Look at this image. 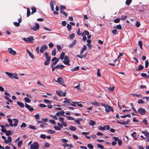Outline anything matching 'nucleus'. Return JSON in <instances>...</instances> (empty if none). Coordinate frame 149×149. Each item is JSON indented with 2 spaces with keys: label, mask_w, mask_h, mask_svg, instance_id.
<instances>
[{
  "label": "nucleus",
  "mask_w": 149,
  "mask_h": 149,
  "mask_svg": "<svg viewBox=\"0 0 149 149\" xmlns=\"http://www.w3.org/2000/svg\"><path fill=\"white\" fill-rule=\"evenodd\" d=\"M100 104L105 108V111L107 113L110 112L111 111L113 112V110L112 107L108 104H106L102 103H100Z\"/></svg>",
  "instance_id": "1"
},
{
  "label": "nucleus",
  "mask_w": 149,
  "mask_h": 149,
  "mask_svg": "<svg viewBox=\"0 0 149 149\" xmlns=\"http://www.w3.org/2000/svg\"><path fill=\"white\" fill-rule=\"evenodd\" d=\"M5 73L11 79L14 78L16 79H18V78L17 77L18 75L16 73H13L11 72H5Z\"/></svg>",
  "instance_id": "2"
},
{
  "label": "nucleus",
  "mask_w": 149,
  "mask_h": 149,
  "mask_svg": "<svg viewBox=\"0 0 149 149\" xmlns=\"http://www.w3.org/2000/svg\"><path fill=\"white\" fill-rule=\"evenodd\" d=\"M23 40L26 42L29 43H32L33 41L34 40V39L33 38V37L31 36L30 37H28L27 38H23Z\"/></svg>",
  "instance_id": "3"
},
{
  "label": "nucleus",
  "mask_w": 149,
  "mask_h": 149,
  "mask_svg": "<svg viewBox=\"0 0 149 149\" xmlns=\"http://www.w3.org/2000/svg\"><path fill=\"white\" fill-rule=\"evenodd\" d=\"M39 145L37 142H35L30 145L31 149H38Z\"/></svg>",
  "instance_id": "4"
},
{
  "label": "nucleus",
  "mask_w": 149,
  "mask_h": 149,
  "mask_svg": "<svg viewBox=\"0 0 149 149\" xmlns=\"http://www.w3.org/2000/svg\"><path fill=\"white\" fill-rule=\"evenodd\" d=\"M137 112L141 115H144L146 113V111L145 109L141 108L138 109Z\"/></svg>",
  "instance_id": "5"
},
{
  "label": "nucleus",
  "mask_w": 149,
  "mask_h": 149,
  "mask_svg": "<svg viewBox=\"0 0 149 149\" xmlns=\"http://www.w3.org/2000/svg\"><path fill=\"white\" fill-rule=\"evenodd\" d=\"M59 120L63 126L65 127L67 126V123L66 122L64 121V118H63L60 117L59 118Z\"/></svg>",
  "instance_id": "6"
},
{
  "label": "nucleus",
  "mask_w": 149,
  "mask_h": 149,
  "mask_svg": "<svg viewBox=\"0 0 149 149\" xmlns=\"http://www.w3.org/2000/svg\"><path fill=\"white\" fill-rule=\"evenodd\" d=\"M8 52L11 55H15L16 54V52L14 51L11 48H9L8 49Z\"/></svg>",
  "instance_id": "7"
},
{
  "label": "nucleus",
  "mask_w": 149,
  "mask_h": 149,
  "mask_svg": "<svg viewBox=\"0 0 149 149\" xmlns=\"http://www.w3.org/2000/svg\"><path fill=\"white\" fill-rule=\"evenodd\" d=\"M64 64L66 65H70V64L69 63V58L67 56H66L65 57L64 59V61H63Z\"/></svg>",
  "instance_id": "8"
},
{
  "label": "nucleus",
  "mask_w": 149,
  "mask_h": 149,
  "mask_svg": "<svg viewBox=\"0 0 149 149\" xmlns=\"http://www.w3.org/2000/svg\"><path fill=\"white\" fill-rule=\"evenodd\" d=\"M47 46L46 45H44L43 46H42L41 47L40 49V52L42 53L47 49Z\"/></svg>",
  "instance_id": "9"
},
{
  "label": "nucleus",
  "mask_w": 149,
  "mask_h": 149,
  "mask_svg": "<svg viewBox=\"0 0 149 149\" xmlns=\"http://www.w3.org/2000/svg\"><path fill=\"white\" fill-rule=\"evenodd\" d=\"M115 141H118V144L119 146H120L122 144V141L121 139H119L117 137H113Z\"/></svg>",
  "instance_id": "10"
},
{
  "label": "nucleus",
  "mask_w": 149,
  "mask_h": 149,
  "mask_svg": "<svg viewBox=\"0 0 149 149\" xmlns=\"http://www.w3.org/2000/svg\"><path fill=\"white\" fill-rule=\"evenodd\" d=\"M39 24L37 23H36L35 24V26L33 27H31V29H32L35 31H36L39 29Z\"/></svg>",
  "instance_id": "11"
},
{
  "label": "nucleus",
  "mask_w": 149,
  "mask_h": 149,
  "mask_svg": "<svg viewBox=\"0 0 149 149\" xmlns=\"http://www.w3.org/2000/svg\"><path fill=\"white\" fill-rule=\"evenodd\" d=\"M56 93L60 96H65L66 95L65 93H63L61 91H57Z\"/></svg>",
  "instance_id": "12"
},
{
  "label": "nucleus",
  "mask_w": 149,
  "mask_h": 149,
  "mask_svg": "<svg viewBox=\"0 0 149 149\" xmlns=\"http://www.w3.org/2000/svg\"><path fill=\"white\" fill-rule=\"evenodd\" d=\"M25 107H26L30 111H32L33 110V108L31 107L30 105L27 104L26 103H25Z\"/></svg>",
  "instance_id": "13"
},
{
  "label": "nucleus",
  "mask_w": 149,
  "mask_h": 149,
  "mask_svg": "<svg viewBox=\"0 0 149 149\" xmlns=\"http://www.w3.org/2000/svg\"><path fill=\"white\" fill-rule=\"evenodd\" d=\"M4 142L6 143H8L9 142L11 143L12 141V138L10 136H8V140L5 139Z\"/></svg>",
  "instance_id": "14"
},
{
  "label": "nucleus",
  "mask_w": 149,
  "mask_h": 149,
  "mask_svg": "<svg viewBox=\"0 0 149 149\" xmlns=\"http://www.w3.org/2000/svg\"><path fill=\"white\" fill-rule=\"evenodd\" d=\"M91 104L96 106H99L100 105V103L99 102H97L95 100L93 102H91Z\"/></svg>",
  "instance_id": "15"
},
{
  "label": "nucleus",
  "mask_w": 149,
  "mask_h": 149,
  "mask_svg": "<svg viewBox=\"0 0 149 149\" xmlns=\"http://www.w3.org/2000/svg\"><path fill=\"white\" fill-rule=\"evenodd\" d=\"M55 81L59 84H61V83H63V78L61 77L58 78L57 80H55Z\"/></svg>",
  "instance_id": "16"
},
{
  "label": "nucleus",
  "mask_w": 149,
  "mask_h": 149,
  "mask_svg": "<svg viewBox=\"0 0 149 149\" xmlns=\"http://www.w3.org/2000/svg\"><path fill=\"white\" fill-rule=\"evenodd\" d=\"M82 121L83 119L82 118H79L75 120L74 122L77 123V124L79 125L81 124L80 121Z\"/></svg>",
  "instance_id": "17"
},
{
  "label": "nucleus",
  "mask_w": 149,
  "mask_h": 149,
  "mask_svg": "<svg viewBox=\"0 0 149 149\" xmlns=\"http://www.w3.org/2000/svg\"><path fill=\"white\" fill-rule=\"evenodd\" d=\"M76 42L77 40H74L73 42L69 45L68 47L70 48L72 47L76 44Z\"/></svg>",
  "instance_id": "18"
},
{
  "label": "nucleus",
  "mask_w": 149,
  "mask_h": 149,
  "mask_svg": "<svg viewBox=\"0 0 149 149\" xmlns=\"http://www.w3.org/2000/svg\"><path fill=\"white\" fill-rule=\"evenodd\" d=\"M27 52L28 53L29 56L32 59L34 58V56L32 53L28 49L26 50Z\"/></svg>",
  "instance_id": "19"
},
{
  "label": "nucleus",
  "mask_w": 149,
  "mask_h": 149,
  "mask_svg": "<svg viewBox=\"0 0 149 149\" xmlns=\"http://www.w3.org/2000/svg\"><path fill=\"white\" fill-rule=\"evenodd\" d=\"M54 2L55 3L56 2L55 1H51L50 2V4L51 7V9H54Z\"/></svg>",
  "instance_id": "20"
},
{
  "label": "nucleus",
  "mask_w": 149,
  "mask_h": 149,
  "mask_svg": "<svg viewBox=\"0 0 149 149\" xmlns=\"http://www.w3.org/2000/svg\"><path fill=\"white\" fill-rule=\"evenodd\" d=\"M71 102H72V103H73L74 104H77V106H78L80 107H83L82 105V104H79V103H81V102H73L72 101H71Z\"/></svg>",
  "instance_id": "21"
},
{
  "label": "nucleus",
  "mask_w": 149,
  "mask_h": 149,
  "mask_svg": "<svg viewBox=\"0 0 149 149\" xmlns=\"http://www.w3.org/2000/svg\"><path fill=\"white\" fill-rule=\"evenodd\" d=\"M63 103H64V104H62L63 106H65L70 104V102L67 100L64 101Z\"/></svg>",
  "instance_id": "22"
},
{
  "label": "nucleus",
  "mask_w": 149,
  "mask_h": 149,
  "mask_svg": "<svg viewBox=\"0 0 149 149\" xmlns=\"http://www.w3.org/2000/svg\"><path fill=\"white\" fill-rule=\"evenodd\" d=\"M65 112L64 111H58L56 114V115H63L64 116H65V115H63L64 114Z\"/></svg>",
  "instance_id": "23"
},
{
  "label": "nucleus",
  "mask_w": 149,
  "mask_h": 149,
  "mask_svg": "<svg viewBox=\"0 0 149 149\" xmlns=\"http://www.w3.org/2000/svg\"><path fill=\"white\" fill-rule=\"evenodd\" d=\"M17 104L21 107L23 108L24 107V104L23 103L19 102H17Z\"/></svg>",
  "instance_id": "24"
},
{
  "label": "nucleus",
  "mask_w": 149,
  "mask_h": 149,
  "mask_svg": "<svg viewBox=\"0 0 149 149\" xmlns=\"http://www.w3.org/2000/svg\"><path fill=\"white\" fill-rule=\"evenodd\" d=\"M65 56V53L64 52H62L59 58L60 59L62 60L63 59Z\"/></svg>",
  "instance_id": "25"
},
{
  "label": "nucleus",
  "mask_w": 149,
  "mask_h": 149,
  "mask_svg": "<svg viewBox=\"0 0 149 149\" xmlns=\"http://www.w3.org/2000/svg\"><path fill=\"white\" fill-rule=\"evenodd\" d=\"M45 55L46 58L47 59V60H50L51 57L50 56H49L47 53H45Z\"/></svg>",
  "instance_id": "26"
},
{
  "label": "nucleus",
  "mask_w": 149,
  "mask_h": 149,
  "mask_svg": "<svg viewBox=\"0 0 149 149\" xmlns=\"http://www.w3.org/2000/svg\"><path fill=\"white\" fill-rule=\"evenodd\" d=\"M136 133L135 132H134L133 133L131 134V136L133 137V138L134 139V140H136L137 138L136 137Z\"/></svg>",
  "instance_id": "27"
},
{
  "label": "nucleus",
  "mask_w": 149,
  "mask_h": 149,
  "mask_svg": "<svg viewBox=\"0 0 149 149\" xmlns=\"http://www.w3.org/2000/svg\"><path fill=\"white\" fill-rule=\"evenodd\" d=\"M69 129L70 130L72 131H74L76 130V128L75 127L73 126H70L69 127Z\"/></svg>",
  "instance_id": "28"
},
{
  "label": "nucleus",
  "mask_w": 149,
  "mask_h": 149,
  "mask_svg": "<svg viewBox=\"0 0 149 149\" xmlns=\"http://www.w3.org/2000/svg\"><path fill=\"white\" fill-rule=\"evenodd\" d=\"M142 132L144 134L145 136L149 137V132H148L147 131H142Z\"/></svg>",
  "instance_id": "29"
},
{
  "label": "nucleus",
  "mask_w": 149,
  "mask_h": 149,
  "mask_svg": "<svg viewBox=\"0 0 149 149\" xmlns=\"http://www.w3.org/2000/svg\"><path fill=\"white\" fill-rule=\"evenodd\" d=\"M89 125L91 126H93L95 124V123L93 121L90 120L89 121Z\"/></svg>",
  "instance_id": "30"
},
{
  "label": "nucleus",
  "mask_w": 149,
  "mask_h": 149,
  "mask_svg": "<svg viewBox=\"0 0 149 149\" xmlns=\"http://www.w3.org/2000/svg\"><path fill=\"white\" fill-rule=\"evenodd\" d=\"M143 68V66L141 65H140L139 66V68L138 69L136 70V71H139L142 70Z\"/></svg>",
  "instance_id": "31"
},
{
  "label": "nucleus",
  "mask_w": 149,
  "mask_h": 149,
  "mask_svg": "<svg viewBox=\"0 0 149 149\" xmlns=\"http://www.w3.org/2000/svg\"><path fill=\"white\" fill-rule=\"evenodd\" d=\"M132 0H126L125 2L126 5H129L130 4Z\"/></svg>",
  "instance_id": "32"
},
{
  "label": "nucleus",
  "mask_w": 149,
  "mask_h": 149,
  "mask_svg": "<svg viewBox=\"0 0 149 149\" xmlns=\"http://www.w3.org/2000/svg\"><path fill=\"white\" fill-rule=\"evenodd\" d=\"M24 99L25 101L27 103H29L31 102L29 98L27 97H25L24 98Z\"/></svg>",
  "instance_id": "33"
},
{
  "label": "nucleus",
  "mask_w": 149,
  "mask_h": 149,
  "mask_svg": "<svg viewBox=\"0 0 149 149\" xmlns=\"http://www.w3.org/2000/svg\"><path fill=\"white\" fill-rule=\"evenodd\" d=\"M11 131L10 130H6V134L7 136H8L11 134Z\"/></svg>",
  "instance_id": "34"
},
{
  "label": "nucleus",
  "mask_w": 149,
  "mask_h": 149,
  "mask_svg": "<svg viewBox=\"0 0 149 149\" xmlns=\"http://www.w3.org/2000/svg\"><path fill=\"white\" fill-rule=\"evenodd\" d=\"M138 44L140 48L142 49V42L141 41H139L138 42Z\"/></svg>",
  "instance_id": "35"
},
{
  "label": "nucleus",
  "mask_w": 149,
  "mask_h": 149,
  "mask_svg": "<svg viewBox=\"0 0 149 149\" xmlns=\"http://www.w3.org/2000/svg\"><path fill=\"white\" fill-rule=\"evenodd\" d=\"M56 49H54L52 51V55L53 56H55L56 54Z\"/></svg>",
  "instance_id": "36"
},
{
  "label": "nucleus",
  "mask_w": 149,
  "mask_h": 149,
  "mask_svg": "<svg viewBox=\"0 0 149 149\" xmlns=\"http://www.w3.org/2000/svg\"><path fill=\"white\" fill-rule=\"evenodd\" d=\"M23 143L22 140H20L18 143V146L19 148H20Z\"/></svg>",
  "instance_id": "37"
},
{
  "label": "nucleus",
  "mask_w": 149,
  "mask_h": 149,
  "mask_svg": "<svg viewBox=\"0 0 149 149\" xmlns=\"http://www.w3.org/2000/svg\"><path fill=\"white\" fill-rule=\"evenodd\" d=\"M81 35L83 37V39H82L83 40V41H86L87 39L86 37L84 35V33H82L81 34Z\"/></svg>",
  "instance_id": "38"
},
{
  "label": "nucleus",
  "mask_w": 149,
  "mask_h": 149,
  "mask_svg": "<svg viewBox=\"0 0 149 149\" xmlns=\"http://www.w3.org/2000/svg\"><path fill=\"white\" fill-rule=\"evenodd\" d=\"M13 120H14L15 122V123H14L13 125H14V126L15 127L17 126V123L18 122V120L15 119H14Z\"/></svg>",
  "instance_id": "39"
},
{
  "label": "nucleus",
  "mask_w": 149,
  "mask_h": 149,
  "mask_svg": "<svg viewBox=\"0 0 149 149\" xmlns=\"http://www.w3.org/2000/svg\"><path fill=\"white\" fill-rule=\"evenodd\" d=\"M79 69V66H77V67H75L73 69H72L71 71H76L78 70Z\"/></svg>",
  "instance_id": "40"
},
{
  "label": "nucleus",
  "mask_w": 149,
  "mask_h": 149,
  "mask_svg": "<svg viewBox=\"0 0 149 149\" xmlns=\"http://www.w3.org/2000/svg\"><path fill=\"white\" fill-rule=\"evenodd\" d=\"M54 128L56 130H61V128L60 127L57 126H54Z\"/></svg>",
  "instance_id": "41"
},
{
  "label": "nucleus",
  "mask_w": 149,
  "mask_h": 149,
  "mask_svg": "<svg viewBox=\"0 0 149 149\" xmlns=\"http://www.w3.org/2000/svg\"><path fill=\"white\" fill-rule=\"evenodd\" d=\"M44 102L46 103L51 104V101L47 99L45 100H44Z\"/></svg>",
  "instance_id": "42"
},
{
  "label": "nucleus",
  "mask_w": 149,
  "mask_h": 149,
  "mask_svg": "<svg viewBox=\"0 0 149 149\" xmlns=\"http://www.w3.org/2000/svg\"><path fill=\"white\" fill-rule=\"evenodd\" d=\"M87 147L90 149H92L93 148V146L90 144H88L87 145Z\"/></svg>",
  "instance_id": "43"
},
{
  "label": "nucleus",
  "mask_w": 149,
  "mask_h": 149,
  "mask_svg": "<svg viewBox=\"0 0 149 149\" xmlns=\"http://www.w3.org/2000/svg\"><path fill=\"white\" fill-rule=\"evenodd\" d=\"M67 27L68 28V30L69 31H70L72 29V26L70 24H67Z\"/></svg>",
  "instance_id": "44"
},
{
  "label": "nucleus",
  "mask_w": 149,
  "mask_h": 149,
  "mask_svg": "<svg viewBox=\"0 0 149 149\" xmlns=\"http://www.w3.org/2000/svg\"><path fill=\"white\" fill-rule=\"evenodd\" d=\"M142 122L146 125H148V123L146 119H145L143 120Z\"/></svg>",
  "instance_id": "45"
},
{
  "label": "nucleus",
  "mask_w": 149,
  "mask_h": 149,
  "mask_svg": "<svg viewBox=\"0 0 149 149\" xmlns=\"http://www.w3.org/2000/svg\"><path fill=\"white\" fill-rule=\"evenodd\" d=\"M4 97L8 101L10 102H12V101L8 97L4 96Z\"/></svg>",
  "instance_id": "46"
},
{
  "label": "nucleus",
  "mask_w": 149,
  "mask_h": 149,
  "mask_svg": "<svg viewBox=\"0 0 149 149\" xmlns=\"http://www.w3.org/2000/svg\"><path fill=\"white\" fill-rule=\"evenodd\" d=\"M145 67L146 68H147L148 65H149V62L148 60H146L145 61Z\"/></svg>",
  "instance_id": "47"
},
{
  "label": "nucleus",
  "mask_w": 149,
  "mask_h": 149,
  "mask_svg": "<svg viewBox=\"0 0 149 149\" xmlns=\"http://www.w3.org/2000/svg\"><path fill=\"white\" fill-rule=\"evenodd\" d=\"M47 132L51 134H53L55 132V131L52 130H47Z\"/></svg>",
  "instance_id": "48"
},
{
  "label": "nucleus",
  "mask_w": 149,
  "mask_h": 149,
  "mask_svg": "<svg viewBox=\"0 0 149 149\" xmlns=\"http://www.w3.org/2000/svg\"><path fill=\"white\" fill-rule=\"evenodd\" d=\"M61 141L63 143H66L68 142V140L65 139H61Z\"/></svg>",
  "instance_id": "49"
},
{
  "label": "nucleus",
  "mask_w": 149,
  "mask_h": 149,
  "mask_svg": "<svg viewBox=\"0 0 149 149\" xmlns=\"http://www.w3.org/2000/svg\"><path fill=\"white\" fill-rule=\"evenodd\" d=\"M114 86H113L111 88H109V89H108V90L110 92H113L114 90Z\"/></svg>",
  "instance_id": "50"
},
{
  "label": "nucleus",
  "mask_w": 149,
  "mask_h": 149,
  "mask_svg": "<svg viewBox=\"0 0 149 149\" xmlns=\"http://www.w3.org/2000/svg\"><path fill=\"white\" fill-rule=\"evenodd\" d=\"M97 146L98 148L101 149H103L104 148V147L103 146L100 144H97Z\"/></svg>",
  "instance_id": "51"
},
{
  "label": "nucleus",
  "mask_w": 149,
  "mask_h": 149,
  "mask_svg": "<svg viewBox=\"0 0 149 149\" xmlns=\"http://www.w3.org/2000/svg\"><path fill=\"white\" fill-rule=\"evenodd\" d=\"M59 60V59H57V60H56V61H55V62L53 63L51 65V66H54L55 65H56L57 64V63H58Z\"/></svg>",
  "instance_id": "52"
},
{
  "label": "nucleus",
  "mask_w": 149,
  "mask_h": 149,
  "mask_svg": "<svg viewBox=\"0 0 149 149\" xmlns=\"http://www.w3.org/2000/svg\"><path fill=\"white\" fill-rule=\"evenodd\" d=\"M140 23L138 21H136V27H138L140 26Z\"/></svg>",
  "instance_id": "53"
},
{
  "label": "nucleus",
  "mask_w": 149,
  "mask_h": 149,
  "mask_svg": "<svg viewBox=\"0 0 149 149\" xmlns=\"http://www.w3.org/2000/svg\"><path fill=\"white\" fill-rule=\"evenodd\" d=\"M116 28L118 30H121L122 29L121 25L120 24L117 25Z\"/></svg>",
  "instance_id": "54"
},
{
  "label": "nucleus",
  "mask_w": 149,
  "mask_h": 149,
  "mask_svg": "<svg viewBox=\"0 0 149 149\" xmlns=\"http://www.w3.org/2000/svg\"><path fill=\"white\" fill-rule=\"evenodd\" d=\"M120 18H116L114 20V22L116 23H118L120 22Z\"/></svg>",
  "instance_id": "55"
},
{
  "label": "nucleus",
  "mask_w": 149,
  "mask_h": 149,
  "mask_svg": "<svg viewBox=\"0 0 149 149\" xmlns=\"http://www.w3.org/2000/svg\"><path fill=\"white\" fill-rule=\"evenodd\" d=\"M39 107L42 108L46 107H47L46 105H45L43 104H40L39 105Z\"/></svg>",
  "instance_id": "56"
},
{
  "label": "nucleus",
  "mask_w": 149,
  "mask_h": 149,
  "mask_svg": "<svg viewBox=\"0 0 149 149\" xmlns=\"http://www.w3.org/2000/svg\"><path fill=\"white\" fill-rule=\"evenodd\" d=\"M29 128L31 129L36 130L35 127L34 126L29 125Z\"/></svg>",
  "instance_id": "57"
},
{
  "label": "nucleus",
  "mask_w": 149,
  "mask_h": 149,
  "mask_svg": "<svg viewBox=\"0 0 149 149\" xmlns=\"http://www.w3.org/2000/svg\"><path fill=\"white\" fill-rule=\"evenodd\" d=\"M26 124L24 123H23L21 125L20 127L21 128H25L26 126Z\"/></svg>",
  "instance_id": "58"
},
{
  "label": "nucleus",
  "mask_w": 149,
  "mask_h": 149,
  "mask_svg": "<svg viewBox=\"0 0 149 149\" xmlns=\"http://www.w3.org/2000/svg\"><path fill=\"white\" fill-rule=\"evenodd\" d=\"M14 24L15 26L18 27L19 26L20 23L19 22H14Z\"/></svg>",
  "instance_id": "59"
},
{
  "label": "nucleus",
  "mask_w": 149,
  "mask_h": 149,
  "mask_svg": "<svg viewBox=\"0 0 149 149\" xmlns=\"http://www.w3.org/2000/svg\"><path fill=\"white\" fill-rule=\"evenodd\" d=\"M81 86V85L79 84L77 86H74V87L77 89L78 90H79L80 89V87Z\"/></svg>",
  "instance_id": "60"
},
{
  "label": "nucleus",
  "mask_w": 149,
  "mask_h": 149,
  "mask_svg": "<svg viewBox=\"0 0 149 149\" xmlns=\"http://www.w3.org/2000/svg\"><path fill=\"white\" fill-rule=\"evenodd\" d=\"M138 104H144V101L141 99L139 100L137 102Z\"/></svg>",
  "instance_id": "61"
},
{
  "label": "nucleus",
  "mask_w": 149,
  "mask_h": 149,
  "mask_svg": "<svg viewBox=\"0 0 149 149\" xmlns=\"http://www.w3.org/2000/svg\"><path fill=\"white\" fill-rule=\"evenodd\" d=\"M40 137L42 139H45L46 138V136L44 134H41L40 135Z\"/></svg>",
  "instance_id": "62"
},
{
  "label": "nucleus",
  "mask_w": 149,
  "mask_h": 149,
  "mask_svg": "<svg viewBox=\"0 0 149 149\" xmlns=\"http://www.w3.org/2000/svg\"><path fill=\"white\" fill-rule=\"evenodd\" d=\"M50 60H47L44 63L45 65H48L49 63Z\"/></svg>",
  "instance_id": "63"
},
{
  "label": "nucleus",
  "mask_w": 149,
  "mask_h": 149,
  "mask_svg": "<svg viewBox=\"0 0 149 149\" xmlns=\"http://www.w3.org/2000/svg\"><path fill=\"white\" fill-rule=\"evenodd\" d=\"M57 48L58 50L60 51H61L62 49L61 46L59 45H57Z\"/></svg>",
  "instance_id": "64"
}]
</instances>
